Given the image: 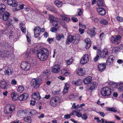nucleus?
<instances>
[{
	"label": "nucleus",
	"mask_w": 123,
	"mask_h": 123,
	"mask_svg": "<svg viewBox=\"0 0 123 123\" xmlns=\"http://www.w3.org/2000/svg\"><path fill=\"white\" fill-rule=\"evenodd\" d=\"M49 52L46 49H43L38 50L37 55L38 59L42 61H44L48 58Z\"/></svg>",
	"instance_id": "nucleus-1"
},
{
	"label": "nucleus",
	"mask_w": 123,
	"mask_h": 123,
	"mask_svg": "<svg viewBox=\"0 0 123 123\" xmlns=\"http://www.w3.org/2000/svg\"><path fill=\"white\" fill-rule=\"evenodd\" d=\"M101 93L103 96H109L111 94V89L108 87H106L101 89Z\"/></svg>",
	"instance_id": "nucleus-2"
},
{
	"label": "nucleus",
	"mask_w": 123,
	"mask_h": 123,
	"mask_svg": "<svg viewBox=\"0 0 123 123\" xmlns=\"http://www.w3.org/2000/svg\"><path fill=\"white\" fill-rule=\"evenodd\" d=\"M42 79L40 78L33 79L31 81V85L35 88L39 87L41 83Z\"/></svg>",
	"instance_id": "nucleus-3"
},
{
	"label": "nucleus",
	"mask_w": 123,
	"mask_h": 123,
	"mask_svg": "<svg viewBox=\"0 0 123 123\" xmlns=\"http://www.w3.org/2000/svg\"><path fill=\"white\" fill-rule=\"evenodd\" d=\"M15 107L13 104L7 105L4 109V112L6 113H12L15 109Z\"/></svg>",
	"instance_id": "nucleus-4"
},
{
	"label": "nucleus",
	"mask_w": 123,
	"mask_h": 123,
	"mask_svg": "<svg viewBox=\"0 0 123 123\" xmlns=\"http://www.w3.org/2000/svg\"><path fill=\"white\" fill-rule=\"evenodd\" d=\"M97 52L100 54V57L103 58H104L108 56V52L107 49L105 48L102 51L101 50H97Z\"/></svg>",
	"instance_id": "nucleus-5"
},
{
	"label": "nucleus",
	"mask_w": 123,
	"mask_h": 123,
	"mask_svg": "<svg viewBox=\"0 0 123 123\" xmlns=\"http://www.w3.org/2000/svg\"><path fill=\"white\" fill-rule=\"evenodd\" d=\"M20 66L22 69L25 71L29 70L30 68V64L26 62H22Z\"/></svg>",
	"instance_id": "nucleus-6"
},
{
	"label": "nucleus",
	"mask_w": 123,
	"mask_h": 123,
	"mask_svg": "<svg viewBox=\"0 0 123 123\" xmlns=\"http://www.w3.org/2000/svg\"><path fill=\"white\" fill-rule=\"evenodd\" d=\"M59 98L57 97H55L52 98L50 101V104L51 106L55 107L57 105V101L59 99Z\"/></svg>",
	"instance_id": "nucleus-7"
},
{
	"label": "nucleus",
	"mask_w": 123,
	"mask_h": 123,
	"mask_svg": "<svg viewBox=\"0 0 123 123\" xmlns=\"http://www.w3.org/2000/svg\"><path fill=\"white\" fill-rule=\"evenodd\" d=\"M89 60L88 55L85 54L83 55L81 59L80 63L81 64H84L86 63Z\"/></svg>",
	"instance_id": "nucleus-8"
},
{
	"label": "nucleus",
	"mask_w": 123,
	"mask_h": 123,
	"mask_svg": "<svg viewBox=\"0 0 123 123\" xmlns=\"http://www.w3.org/2000/svg\"><path fill=\"white\" fill-rule=\"evenodd\" d=\"M35 27L36 28L34 29V36L37 38L39 36L41 33V28L38 26Z\"/></svg>",
	"instance_id": "nucleus-9"
},
{
	"label": "nucleus",
	"mask_w": 123,
	"mask_h": 123,
	"mask_svg": "<svg viewBox=\"0 0 123 123\" xmlns=\"http://www.w3.org/2000/svg\"><path fill=\"white\" fill-rule=\"evenodd\" d=\"M7 4L13 7H15L17 6L18 2L15 0H7Z\"/></svg>",
	"instance_id": "nucleus-10"
},
{
	"label": "nucleus",
	"mask_w": 123,
	"mask_h": 123,
	"mask_svg": "<svg viewBox=\"0 0 123 123\" xmlns=\"http://www.w3.org/2000/svg\"><path fill=\"white\" fill-rule=\"evenodd\" d=\"M60 70L59 66L58 65H55L52 68V71L54 73H57L59 72Z\"/></svg>",
	"instance_id": "nucleus-11"
},
{
	"label": "nucleus",
	"mask_w": 123,
	"mask_h": 123,
	"mask_svg": "<svg viewBox=\"0 0 123 123\" xmlns=\"http://www.w3.org/2000/svg\"><path fill=\"white\" fill-rule=\"evenodd\" d=\"M29 95L27 93H25L19 96V99L20 101L25 100L27 99Z\"/></svg>",
	"instance_id": "nucleus-12"
},
{
	"label": "nucleus",
	"mask_w": 123,
	"mask_h": 123,
	"mask_svg": "<svg viewBox=\"0 0 123 123\" xmlns=\"http://www.w3.org/2000/svg\"><path fill=\"white\" fill-rule=\"evenodd\" d=\"M114 59V57L113 55H110L106 61V64L107 65H109L111 64H112L113 62V60Z\"/></svg>",
	"instance_id": "nucleus-13"
},
{
	"label": "nucleus",
	"mask_w": 123,
	"mask_h": 123,
	"mask_svg": "<svg viewBox=\"0 0 123 123\" xmlns=\"http://www.w3.org/2000/svg\"><path fill=\"white\" fill-rule=\"evenodd\" d=\"M31 97L32 98L37 100L41 98L39 93L37 92L32 94Z\"/></svg>",
	"instance_id": "nucleus-14"
},
{
	"label": "nucleus",
	"mask_w": 123,
	"mask_h": 123,
	"mask_svg": "<svg viewBox=\"0 0 123 123\" xmlns=\"http://www.w3.org/2000/svg\"><path fill=\"white\" fill-rule=\"evenodd\" d=\"M74 40L73 36L71 35H69L67 39V40L66 44H69L73 42Z\"/></svg>",
	"instance_id": "nucleus-15"
},
{
	"label": "nucleus",
	"mask_w": 123,
	"mask_h": 123,
	"mask_svg": "<svg viewBox=\"0 0 123 123\" xmlns=\"http://www.w3.org/2000/svg\"><path fill=\"white\" fill-rule=\"evenodd\" d=\"M0 87L3 89H6L8 87L7 83L4 81H1L0 83Z\"/></svg>",
	"instance_id": "nucleus-16"
},
{
	"label": "nucleus",
	"mask_w": 123,
	"mask_h": 123,
	"mask_svg": "<svg viewBox=\"0 0 123 123\" xmlns=\"http://www.w3.org/2000/svg\"><path fill=\"white\" fill-rule=\"evenodd\" d=\"M50 72L49 69L44 70L43 72V75L45 77L46 79L49 78L50 76Z\"/></svg>",
	"instance_id": "nucleus-17"
},
{
	"label": "nucleus",
	"mask_w": 123,
	"mask_h": 123,
	"mask_svg": "<svg viewBox=\"0 0 123 123\" xmlns=\"http://www.w3.org/2000/svg\"><path fill=\"white\" fill-rule=\"evenodd\" d=\"M10 14L7 12H4L2 18L4 20L6 21L9 19Z\"/></svg>",
	"instance_id": "nucleus-18"
},
{
	"label": "nucleus",
	"mask_w": 123,
	"mask_h": 123,
	"mask_svg": "<svg viewBox=\"0 0 123 123\" xmlns=\"http://www.w3.org/2000/svg\"><path fill=\"white\" fill-rule=\"evenodd\" d=\"M97 10L99 14L101 15H104L105 14L106 12L105 9L103 8H97Z\"/></svg>",
	"instance_id": "nucleus-19"
},
{
	"label": "nucleus",
	"mask_w": 123,
	"mask_h": 123,
	"mask_svg": "<svg viewBox=\"0 0 123 123\" xmlns=\"http://www.w3.org/2000/svg\"><path fill=\"white\" fill-rule=\"evenodd\" d=\"M105 63L103 64H100L98 65V69L99 71L102 72L105 69L106 66Z\"/></svg>",
	"instance_id": "nucleus-20"
},
{
	"label": "nucleus",
	"mask_w": 123,
	"mask_h": 123,
	"mask_svg": "<svg viewBox=\"0 0 123 123\" xmlns=\"http://www.w3.org/2000/svg\"><path fill=\"white\" fill-rule=\"evenodd\" d=\"M0 55L2 57H7L10 55L9 52L7 50H5L0 53Z\"/></svg>",
	"instance_id": "nucleus-21"
},
{
	"label": "nucleus",
	"mask_w": 123,
	"mask_h": 123,
	"mask_svg": "<svg viewBox=\"0 0 123 123\" xmlns=\"http://www.w3.org/2000/svg\"><path fill=\"white\" fill-rule=\"evenodd\" d=\"M92 80V78L90 76H88L84 79L83 82L85 84H87L91 82Z\"/></svg>",
	"instance_id": "nucleus-22"
},
{
	"label": "nucleus",
	"mask_w": 123,
	"mask_h": 123,
	"mask_svg": "<svg viewBox=\"0 0 123 123\" xmlns=\"http://www.w3.org/2000/svg\"><path fill=\"white\" fill-rule=\"evenodd\" d=\"M85 41L86 44V49H88L91 46V41L89 38H87L85 39Z\"/></svg>",
	"instance_id": "nucleus-23"
},
{
	"label": "nucleus",
	"mask_w": 123,
	"mask_h": 123,
	"mask_svg": "<svg viewBox=\"0 0 123 123\" xmlns=\"http://www.w3.org/2000/svg\"><path fill=\"white\" fill-rule=\"evenodd\" d=\"M85 71L82 68H79L77 72V74L79 75H84L85 73Z\"/></svg>",
	"instance_id": "nucleus-24"
},
{
	"label": "nucleus",
	"mask_w": 123,
	"mask_h": 123,
	"mask_svg": "<svg viewBox=\"0 0 123 123\" xmlns=\"http://www.w3.org/2000/svg\"><path fill=\"white\" fill-rule=\"evenodd\" d=\"M82 80L80 79H79L78 80H76V81H73L72 82L73 84H74L76 86H79L82 83Z\"/></svg>",
	"instance_id": "nucleus-25"
},
{
	"label": "nucleus",
	"mask_w": 123,
	"mask_h": 123,
	"mask_svg": "<svg viewBox=\"0 0 123 123\" xmlns=\"http://www.w3.org/2000/svg\"><path fill=\"white\" fill-rule=\"evenodd\" d=\"M95 28L93 27V29H91L90 31L88 32V33L90 35L91 37L94 36L96 34V32H95Z\"/></svg>",
	"instance_id": "nucleus-26"
},
{
	"label": "nucleus",
	"mask_w": 123,
	"mask_h": 123,
	"mask_svg": "<svg viewBox=\"0 0 123 123\" xmlns=\"http://www.w3.org/2000/svg\"><path fill=\"white\" fill-rule=\"evenodd\" d=\"M11 96L12 99L14 101H16L17 100L18 97V95L16 93H12L11 94Z\"/></svg>",
	"instance_id": "nucleus-27"
},
{
	"label": "nucleus",
	"mask_w": 123,
	"mask_h": 123,
	"mask_svg": "<svg viewBox=\"0 0 123 123\" xmlns=\"http://www.w3.org/2000/svg\"><path fill=\"white\" fill-rule=\"evenodd\" d=\"M121 37L119 35H117L116 36V41L114 42V43L116 44H117L119 43L120 42V40L121 39Z\"/></svg>",
	"instance_id": "nucleus-28"
},
{
	"label": "nucleus",
	"mask_w": 123,
	"mask_h": 123,
	"mask_svg": "<svg viewBox=\"0 0 123 123\" xmlns=\"http://www.w3.org/2000/svg\"><path fill=\"white\" fill-rule=\"evenodd\" d=\"M56 39L58 41H60L64 37L63 35L57 33L56 35Z\"/></svg>",
	"instance_id": "nucleus-29"
},
{
	"label": "nucleus",
	"mask_w": 123,
	"mask_h": 123,
	"mask_svg": "<svg viewBox=\"0 0 123 123\" xmlns=\"http://www.w3.org/2000/svg\"><path fill=\"white\" fill-rule=\"evenodd\" d=\"M97 83L96 82L92 83L89 89L91 90H94L95 88L97 86Z\"/></svg>",
	"instance_id": "nucleus-30"
},
{
	"label": "nucleus",
	"mask_w": 123,
	"mask_h": 123,
	"mask_svg": "<svg viewBox=\"0 0 123 123\" xmlns=\"http://www.w3.org/2000/svg\"><path fill=\"white\" fill-rule=\"evenodd\" d=\"M97 4L98 6V8L102 7L104 5L102 0H98L97 2Z\"/></svg>",
	"instance_id": "nucleus-31"
},
{
	"label": "nucleus",
	"mask_w": 123,
	"mask_h": 123,
	"mask_svg": "<svg viewBox=\"0 0 123 123\" xmlns=\"http://www.w3.org/2000/svg\"><path fill=\"white\" fill-rule=\"evenodd\" d=\"M107 111L116 112H117V110L116 107L109 108H107Z\"/></svg>",
	"instance_id": "nucleus-32"
},
{
	"label": "nucleus",
	"mask_w": 123,
	"mask_h": 123,
	"mask_svg": "<svg viewBox=\"0 0 123 123\" xmlns=\"http://www.w3.org/2000/svg\"><path fill=\"white\" fill-rule=\"evenodd\" d=\"M55 4L58 7H61L62 6V3L61 1L56 0L54 2Z\"/></svg>",
	"instance_id": "nucleus-33"
},
{
	"label": "nucleus",
	"mask_w": 123,
	"mask_h": 123,
	"mask_svg": "<svg viewBox=\"0 0 123 123\" xmlns=\"http://www.w3.org/2000/svg\"><path fill=\"white\" fill-rule=\"evenodd\" d=\"M76 95H74L73 94H72L70 95L69 98L71 100L75 101L76 99Z\"/></svg>",
	"instance_id": "nucleus-34"
},
{
	"label": "nucleus",
	"mask_w": 123,
	"mask_h": 123,
	"mask_svg": "<svg viewBox=\"0 0 123 123\" xmlns=\"http://www.w3.org/2000/svg\"><path fill=\"white\" fill-rule=\"evenodd\" d=\"M24 90V87L22 86H19L17 89L18 91L20 93L22 92Z\"/></svg>",
	"instance_id": "nucleus-35"
},
{
	"label": "nucleus",
	"mask_w": 123,
	"mask_h": 123,
	"mask_svg": "<svg viewBox=\"0 0 123 123\" xmlns=\"http://www.w3.org/2000/svg\"><path fill=\"white\" fill-rule=\"evenodd\" d=\"M4 73L6 75L11 74L12 72L11 70L10 69H8L4 71Z\"/></svg>",
	"instance_id": "nucleus-36"
},
{
	"label": "nucleus",
	"mask_w": 123,
	"mask_h": 123,
	"mask_svg": "<svg viewBox=\"0 0 123 123\" xmlns=\"http://www.w3.org/2000/svg\"><path fill=\"white\" fill-rule=\"evenodd\" d=\"M30 114L31 116H32L35 115L37 113L36 111L34 110L30 109L29 111Z\"/></svg>",
	"instance_id": "nucleus-37"
},
{
	"label": "nucleus",
	"mask_w": 123,
	"mask_h": 123,
	"mask_svg": "<svg viewBox=\"0 0 123 123\" xmlns=\"http://www.w3.org/2000/svg\"><path fill=\"white\" fill-rule=\"evenodd\" d=\"M24 120L25 122L28 123H31V118L30 117H27L24 118Z\"/></svg>",
	"instance_id": "nucleus-38"
},
{
	"label": "nucleus",
	"mask_w": 123,
	"mask_h": 123,
	"mask_svg": "<svg viewBox=\"0 0 123 123\" xmlns=\"http://www.w3.org/2000/svg\"><path fill=\"white\" fill-rule=\"evenodd\" d=\"M55 17L54 16L52 15H50L49 16V18L50 21V23L53 22L54 21V19Z\"/></svg>",
	"instance_id": "nucleus-39"
},
{
	"label": "nucleus",
	"mask_w": 123,
	"mask_h": 123,
	"mask_svg": "<svg viewBox=\"0 0 123 123\" xmlns=\"http://www.w3.org/2000/svg\"><path fill=\"white\" fill-rule=\"evenodd\" d=\"M61 17L62 19L68 22L69 21L70 19L69 18L66 17L63 15H61Z\"/></svg>",
	"instance_id": "nucleus-40"
},
{
	"label": "nucleus",
	"mask_w": 123,
	"mask_h": 123,
	"mask_svg": "<svg viewBox=\"0 0 123 123\" xmlns=\"http://www.w3.org/2000/svg\"><path fill=\"white\" fill-rule=\"evenodd\" d=\"M100 23L104 25H106L108 24V21L104 19H103L100 21Z\"/></svg>",
	"instance_id": "nucleus-41"
},
{
	"label": "nucleus",
	"mask_w": 123,
	"mask_h": 123,
	"mask_svg": "<svg viewBox=\"0 0 123 123\" xmlns=\"http://www.w3.org/2000/svg\"><path fill=\"white\" fill-rule=\"evenodd\" d=\"M81 117L82 119L84 120H86L87 118V115L86 113H84L81 115Z\"/></svg>",
	"instance_id": "nucleus-42"
},
{
	"label": "nucleus",
	"mask_w": 123,
	"mask_h": 123,
	"mask_svg": "<svg viewBox=\"0 0 123 123\" xmlns=\"http://www.w3.org/2000/svg\"><path fill=\"white\" fill-rule=\"evenodd\" d=\"M100 57V54L98 53V52L97 51V55L95 57L93 60L95 61H97L99 57Z\"/></svg>",
	"instance_id": "nucleus-43"
},
{
	"label": "nucleus",
	"mask_w": 123,
	"mask_h": 123,
	"mask_svg": "<svg viewBox=\"0 0 123 123\" xmlns=\"http://www.w3.org/2000/svg\"><path fill=\"white\" fill-rule=\"evenodd\" d=\"M73 62V59L70 58L68 60L66 61V63L67 65H69L71 64Z\"/></svg>",
	"instance_id": "nucleus-44"
},
{
	"label": "nucleus",
	"mask_w": 123,
	"mask_h": 123,
	"mask_svg": "<svg viewBox=\"0 0 123 123\" xmlns=\"http://www.w3.org/2000/svg\"><path fill=\"white\" fill-rule=\"evenodd\" d=\"M74 40H77L78 41L80 40V36L78 34L75 35L74 37Z\"/></svg>",
	"instance_id": "nucleus-45"
},
{
	"label": "nucleus",
	"mask_w": 123,
	"mask_h": 123,
	"mask_svg": "<svg viewBox=\"0 0 123 123\" xmlns=\"http://www.w3.org/2000/svg\"><path fill=\"white\" fill-rule=\"evenodd\" d=\"M78 15L79 16H80L83 13V12L80 9H78L77 10Z\"/></svg>",
	"instance_id": "nucleus-46"
},
{
	"label": "nucleus",
	"mask_w": 123,
	"mask_h": 123,
	"mask_svg": "<svg viewBox=\"0 0 123 123\" xmlns=\"http://www.w3.org/2000/svg\"><path fill=\"white\" fill-rule=\"evenodd\" d=\"M57 28L58 27H54L51 29L50 31L53 32H55L57 31Z\"/></svg>",
	"instance_id": "nucleus-47"
},
{
	"label": "nucleus",
	"mask_w": 123,
	"mask_h": 123,
	"mask_svg": "<svg viewBox=\"0 0 123 123\" xmlns=\"http://www.w3.org/2000/svg\"><path fill=\"white\" fill-rule=\"evenodd\" d=\"M76 105V104L75 103H74L73 104V105L72 106V107H74V109H76L78 111H80V110H79L78 109H79L78 107L77 106H76L75 105Z\"/></svg>",
	"instance_id": "nucleus-48"
},
{
	"label": "nucleus",
	"mask_w": 123,
	"mask_h": 123,
	"mask_svg": "<svg viewBox=\"0 0 123 123\" xmlns=\"http://www.w3.org/2000/svg\"><path fill=\"white\" fill-rule=\"evenodd\" d=\"M119 86L118 89L120 91H123V83H121Z\"/></svg>",
	"instance_id": "nucleus-49"
},
{
	"label": "nucleus",
	"mask_w": 123,
	"mask_h": 123,
	"mask_svg": "<svg viewBox=\"0 0 123 123\" xmlns=\"http://www.w3.org/2000/svg\"><path fill=\"white\" fill-rule=\"evenodd\" d=\"M6 8V6L5 5L3 4H1L0 5V9L3 10H4Z\"/></svg>",
	"instance_id": "nucleus-50"
},
{
	"label": "nucleus",
	"mask_w": 123,
	"mask_h": 123,
	"mask_svg": "<svg viewBox=\"0 0 123 123\" xmlns=\"http://www.w3.org/2000/svg\"><path fill=\"white\" fill-rule=\"evenodd\" d=\"M12 20H9L6 22V25L9 26L12 24Z\"/></svg>",
	"instance_id": "nucleus-51"
},
{
	"label": "nucleus",
	"mask_w": 123,
	"mask_h": 123,
	"mask_svg": "<svg viewBox=\"0 0 123 123\" xmlns=\"http://www.w3.org/2000/svg\"><path fill=\"white\" fill-rule=\"evenodd\" d=\"M117 19L119 22L123 21V18L121 17H117Z\"/></svg>",
	"instance_id": "nucleus-52"
},
{
	"label": "nucleus",
	"mask_w": 123,
	"mask_h": 123,
	"mask_svg": "<svg viewBox=\"0 0 123 123\" xmlns=\"http://www.w3.org/2000/svg\"><path fill=\"white\" fill-rule=\"evenodd\" d=\"M20 28L22 31V32L24 33H25L26 32V28L25 27H23L22 26L20 27Z\"/></svg>",
	"instance_id": "nucleus-53"
},
{
	"label": "nucleus",
	"mask_w": 123,
	"mask_h": 123,
	"mask_svg": "<svg viewBox=\"0 0 123 123\" xmlns=\"http://www.w3.org/2000/svg\"><path fill=\"white\" fill-rule=\"evenodd\" d=\"M52 23H53V26L56 27H58V24L57 22L54 21Z\"/></svg>",
	"instance_id": "nucleus-54"
},
{
	"label": "nucleus",
	"mask_w": 123,
	"mask_h": 123,
	"mask_svg": "<svg viewBox=\"0 0 123 123\" xmlns=\"http://www.w3.org/2000/svg\"><path fill=\"white\" fill-rule=\"evenodd\" d=\"M85 105L84 103H83L82 104H80V105H78L77 106L79 108H80V110H82V106H85Z\"/></svg>",
	"instance_id": "nucleus-55"
},
{
	"label": "nucleus",
	"mask_w": 123,
	"mask_h": 123,
	"mask_svg": "<svg viewBox=\"0 0 123 123\" xmlns=\"http://www.w3.org/2000/svg\"><path fill=\"white\" fill-rule=\"evenodd\" d=\"M72 19L74 22H76L78 20L77 18L74 17H72Z\"/></svg>",
	"instance_id": "nucleus-56"
},
{
	"label": "nucleus",
	"mask_w": 123,
	"mask_h": 123,
	"mask_svg": "<svg viewBox=\"0 0 123 123\" xmlns=\"http://www.w3.org/2000/svg\"><path fill=\"white\" fill-rule=\"evenodd\" d=\"M53 6L50 5H48L46 6V8L49 11L51 10V8H52Z\"/></svg>",
	"instance_id": "nucleus-57"
},
{
	"label": "nucleus",
	"mask_w": 123,
	"mask_h": 123,
	"mask_svg": "<svg viewBox=\"0 0 123 123\" xmlns=\"http://www.w3.org/2000/svg\"><path fill=\"white\" fill-rule=\"evenodd\" d=\"M31 64H33V65H35L36 64V61L35 60H32L30 62Z\"/></svg>",
	"instance_id": "nucleus-58"
},
{
	"label": "nucleus",
	"mask_w": 123,
	"mask_h": 123,
	"mask_svg": "<svg viewBox=\"0 0 123 123\" xmlns=\"http://www.w3.org/2000/svg\"><path fill=\"white\" fill-rule=\"evenodd\" d=\"M30 53L31 54H33L35 52V49H33L31 48L30 49Z\"/></svg>",
	"instance_id": "nucleus-59"
},
{
	"label": "nucleus",
	"mask_w": 123,
	"mask_h": 123,
	"mask_svg": "<svg viewBox=\"0 0 123 123\" xmlns=\"http://www.w3.org/2000/svg\"><path fill=\"white\" fill-rule=\"evenodd\" d=\"M111 41L112 42L114 43L116 41L115 38H114L113 37V36H112V37H111Z\"/></svg>",
	"instance_id": "nucleus-60"
},
{
	"label": "nucleus",
	"mask_w": 123,
	"mask_h": 123,
	"mask_svg": "<svg viewBox=\"0 0 123 123\" xmlns=\"http://www.w3.org/2000/svg\"><path fill=\"white\" fill-rule=\"evenodd\" d=\"M17 81L14 79L12 80L11 82V83L13 85H16L17 83Z\"/></svg>",
	"instance_id": "nucleus-61"
},
{
	"label": "nucleus",
	"mask_w": 123,
	"mask_h": 123,
	"mask_svg": "<svg viewBox=\"0 0 123 123\" xmlns=\"http://www.w3.org/2000/svg\"><path fill=\"white\" fill-rule=\"evenodd\" d=\"M76 115L78 117H80L81 116L82 114L81 113L78 112H76Z\"/></svg>",
	"instance_id": "nucleus-62"
},
{
	"label": "nucleus",
	"mask_w": 123,
	"mask_h": 123,
	"mask_svg": "<svg viewBox=\"0 0 123 123\" xmlns=\"http://www.w3.org/2000/svg\"><path fill=\"white\" fill-rule=\"evenodd\" d=\"M31 102L30 103V104L31 105H35V104L36 103V101L34 100L33 101L32 100H31Z\"/></svg>",
	"instance_id": "nucleus-63"
},
{
	"label": "nucleus",
	"mask_w": 123,
	"mask_h": 123,
	"mask_svg": "<svg viewBox=\"0 0 123 123\" xmlns=\"http://www.w3.org/2000/svg\"><path fill=\"white\" fill-rule=\"evenodd\" d=\"M50 11L54 12H56L55 9L53 6H52V8H51V10H50Z\"/></svg>",
	"instance_id": "nucleus-64"
}]
</instances>
